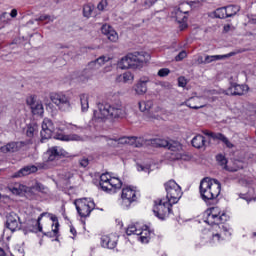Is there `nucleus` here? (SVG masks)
<instances>
[{
    "mask_svg": "<svg viewBox=\"0 0 256 256\" xmlns=\"http://www.w3.org/2000/svg\"><path fill=\"white\" fill-rule=\"evenodd\" d=\"M173 203L166 199H160L154 201L153 213L155 217L160 219V221H165L169 215H171Z\"/></svg>",
    "mask_w": 256,
    "mask_h": 256,
    "instance_id": "0eeeda50",
    "label": "nucleus"
},
{
    "mask_svg": "<svg viewBox=\"0 0 256 256\" xmlns=\"http://www.w3.org/2000/svg\"><path fill=\"white\" fill-rule=\"evenodd\" d=\"M23 147V142H10L0 148L2 153H17Z\"/></svg>",
    "mask_w": 256,
    "mask_h": 256,
    "instance_id": "aec40b11",
    "label": "nucleus"
},
{
    "mask_svg": "<svg viewBox=\"0 0 256 256\" xmlns=\"http://www.w3.org/2000/svg\"><path fill=\"white\" fill-rule=\"evenodd\" d=\"M0 201H9V196H3L0 194Z\"/></svg>",
    "mask_w": 256,
    "mask_h": 256,
    "instance_id": "680f3d73",
    "label": "nucleus"
},
{
    "mask_svg": "<svg viewBox=\"0 0 256 256\" xmlns=\"http://www.w3.org/2000/svg\"><path fill=\"white\" fill-rule=\"evenodd\" d=\"M248 89L249 87L245 85L232 84L224 93L225 95H243Z\"/></svg>",
    "mask_w": 256,
    "mask_h": 256,
    "instance_id": "6ab92c4d",
    "label": "nucleus"
},
{
    "mask_svg": "<svg viewBox=\"0 0 256 256\" xmlns=\"http://www.w3.org/2000/svg\"><path fill=\"white\" fill-rule=\"evenodd\" d=\"M78 215L82 218L89 217L95 209V202L91 198H80L74 202Z\"/></svg>",
    "mask_w": 256,
    "mask_h": 256,
    "instance_id": "1a4fd4ad",
    "label": "nucleus"
},
{
    "mask_svg": "<svg viewBox=\"0 0 256 256\" xmlns=\"http://www.w3.org/2000/svg\"><path fill=\"white\" fill-rule=\"evenodd\" d=\"M183 7H189V3H182L180 4L177 12H176V21L179 23H185L187 21V15L189 13V10H183Z\"/></svg>",
    "mask_w": 256,
    "mask_h": 256,
    "instance_id": "b1692460",
    "label": "nucleus"
},
{
    "mask_svg": "<svg viewBox=\"0 0 256 256\" xmlns=\"http://www.w3.org/2000/svg\"><path fill=\"white\" fill-rule=\"evenodd\" d=\"M6 227L10 231H12V233L15 231H19L21 229V222L19 221V216L15 213H11L7 217Z\"/></svg>",
    "mask_w": 256,
    "mask_h": 256,
    "instance_id": "dca6fc26",
    "label": "nucleus"
},
{
    "mask_svg": "<svg viewBox=\"0 0 256 256\" xmlns=\"http://www.w3.org/2000/svg\"><path fill=\"white\" fill-rule=\"evenodd\" d=\"M150 145H153L154 147H168V149L173 151V153L180 151L181 149V144L179 142L171 143L161 138L150 139Z\"/></svg>",
    "mask_w": 256,
    "mask_h": 256,
    "instance_id": "f8f14e48",
    "label": "nucleus"
},
{
    "mask_svg": "<svg viewBox=\"0 0 256 256\" xmlns=\"http://www.w3.org/2000/svg\"><path fill=\"white\" fill-rule=\"evenodd\" d=\"M191 143L196 149H201L202 147H205L206 140L203 135H196Z\"/></svg>",
    "mask_w": 256,
    "mask_h": 256,
    "instance_id": "2f4dec72",
    "label": "nucleus"
},
{
    "mask_svg": "<svg viewBox=\"0 0 256 256\" xmlns=\"http://www.w3.org/2000/svg\"><path fill=\"white\" fill-rule=\"evenodd\" d=\"M196 101H199V98L198 97H192L190 98L189 100H187L185 102V105L187 107H189L190 109H203V107H205V105H194L193 103H196Z\"/></svg>",
    "mask_w": 256,
    "mask_h": 256,
    "instance_id": "4c0bfd02",
    "label": "nucleus"
},
{
    "mask_svg": "<svg viewBox=\"0 0 256 256\" xmlns=\"http://www.w3.org/2000/svg\"><path fill=\"white\" fill-rule=\"evenodd\" d=\"M79 164L81 167H87V165H89V159L82 158V159H80Z\"/></svg>",
    "mask_w": 256,
    "mask_h": 256,
    "instance_id": "5fc2aeb1",
    "label": "nucleus"
},
{
    "mask_svg": "<svg viewBox=\"0 0 256 256\" xmlns=\"http://www.w3.org/2000/svg\"><path fill=\"white\" fill-rule=\"evenodd\" d=\"M58 139L59 141H83V138L77 134H63L59 132H55V126L53 125V121L49 118H44L42 122V130L40 132L41 142L45 143L47 139Z\"/></svg>",
    "mask_w": 256,
    "mask_h": 256,
    "instance_id": "7ed1b4c3",
    "label": "nucleus"
},
{
    "mask_svg": "<svg viewBox=\"0 0 256 256\" xmlns=\"http://www.w3.org/2000/svg\"><path fill=\"white\" fill-rule=\"evenodd\" d=\"M50 219H51V221H53V223H55L54 229L52 231H53L54 235H57L59 233V220H58L57 216H55V215H51Z\"/></svg>",
    "mask_w": 256,
    "mask_h": 256,
    "instance_id": "37998d69",
    "label": "nucleus"
},
{
    "mask_svg": "<svg viewBox=\"0 0 256 256\" xmlns=\"http://www.w3.org/2000/svg\"><path fill=\"white\" fill-rule=\"evenodd\" d=\"M108 6L109 2L107 0H101L97 5V9L98 11H105Z\"/></svg>",
    "mask_w": 256,
    "mask_h": 256,
    "instance_id": "a18cd8bd",
    "label": "nucleus"
},
{
    "mask_svg": "<svg viewBox=\"0 0 256 256\" xmlns=\"http://www.w3.org/2000/svg\"><path fill=\"white\" fill-rule=\"evenodd\" d=\"M0 21H2V23H9L11 21V16L9 13L4 12L0 15Z\"/></svg>",
    "mask_w": 256,
    "mask_h": 256,
    "instance_id": "09e8293b",
    "label": "nucleus"
},
{
    "mask_svg": "<svg viewBox=\"0 0 256 256\" xmlns=\"http://www.w3.org/2000/svg\"><path fill=\"white\" fill-rule=\"evenodd\" d=\"M97 69H99V66L97 65L95 60L91 61L88 63L86 69L83 71V75H85V77L89 79V77L93 76V72L91 71H97Z\"/></svg>",
    "mask_w": 256,
    "mask_h": 256,
    "instance_id": "c756f323",
    "label": "nucleus"
},
{
    "mask_svg": "<svg viewBox=\"0 0 256 256\" xmlns=\"http://www.w3.org/2000/svg\"><path fill=\"white\" fill-rule=\"evenodd\" d=\"M192 3V5H201V1H194V2H191Z\"/></svg>",
    "mask_w": 256,
    "mask_h": 256,
    "instance_id": "69168bd1",
    "label": "nucleus"
},
{
    "mask_svg": "<svg viewBox=\"0 0 256 256\" xmlns=\"http://www.w3.org/2000/svg\"><path fill=\"white\" fill-rule=\"evenodd\" d=\"M135 76L131 72H124L116 77L117 83H133Z\"/></svg>",
    "mask_w": 256,
    "mask_h": 256,
    "instance_id": "cd10ccee",
    "label": "nucleus"
},
{
    "mask_svg": "<svg viewBox=\"0 0 256 256\" xmlns=\"http://www.w3.org/2000/svg\"><path fill=\"white\" fill-rule=\"evenodd\" d=\"M39 133V126L36 123L27 126L26 135L29 139H33Z\"/></svg>",
    "mask_w": 256,
    "mask_h": 256,
    "instance_id": "7c9ffc66",
    "label": "nucleus"
},
{
    "mask_svg": "<svg viewBox=\"0 0 256 256\" xmlns=\"http://www.w3.org/2000/svg\"><path fill=\"white\" fill-rule=\"evenodd\" d=\"M118 241L119 237L116 234L104 235L101 237V246L104 249H115Z\"/></svg>",
    "mask_w": 256,
    "mask_h": 256,
    "instance_id": "2eb2a0df",
    "label": "nucleus"
},
{
    "mask_svg": "<svg viewBox=\"0 0 256 256\" xmlns=\"http://www.w3.org/2000/svg\"><path fill=\"white\" fill-rule=\"evenodd\" d=\"M228 220L229 214L217 206L207 209L204 212V223L214 227L209 231L210 245H217V243H221V241H227V239H231L233 229H231L229 224H225Z\"/></svg>",
    "mask_w": 256,
    "mask_h": 256,
    "instance_id": "f257e3e1",
    "label": "nucleus"
},
{
    "mask_svg": "<svg viewBox=\"0 0 256 256\" xmlns=\"http://www.w3.org/2000/svg\"><path fill=\"white\" fill-rule=\"evenodd\" d=\"M110 59L111 58H109L108 56H100L94 61L96 62V65H98V68L101 69V67H103L104 64L108 63Z\"/></svg>",
    "mask_w": 256,
    "mask_h": 256,
    "instance_id": "79ce46f5",
    "label": "nucleus"
},
{
    "mask_svg": "<svg viewBox=\"0 0 256 256\" xmlns=\"http://www.w3.org/2000/svg\"><path fill=\"white\" fill-rule=\"evenodd\" d=\"M230 30H231V25L224 26L225 33H229Z\"/></svg>",
    "mask_w": 256,
    "mask_h": 256,
    "instance_id": "e2e57ef3",
    "label": "nucleus"
},
{
    "mask_svg": "<svg viewBox=\"0 0 256 256\" xmlns=\"http://www.w3.org/2000/svg\"><path fill=\"white\" fill-rule=\"evenodd\" d=\"M99 185L106 193H116L117 189L123 187V182L117 177H111L109 173H104L100 176Z\"/></svg>",
    "mask_w": 256,
    "mask_h": 256,
    "instance_id": "423d86ee",
    "label": "nucleus"
},
{
    "mask_svg": "<svg viewBox=\"0 0 256 256\" xmlns=\"http://www.w3.org/2000/svg\"><path fill=\"white\" fill-rule=\"evenodd\" d=\"M155 3H157V0H146L145 1L146 7H153V5H155Z\"/></svg>",
    "mask_w": 256,
    "mask_h": 256,
    "instance_id": "6e6d98bb",
    "label": "nucleus"
},
{
    "mask_svg": "<svg viewBox=\"0 0 256 256\" xmlns=\"http://www.w3.org/2000/svg\"><path fill=\"white\" fill-rule=\"evenodd\" d=\"M127 117V108L121 101L115 103H99L97 109L93 112V121H107V119H125Z\"/></svg>",
    "mask_w": 256,
    "mask_h": 256,
    "instance_id": "f03ea898",
    "label": "nucleus"
},
{
    "mask_svg": "<svg viewBox=\"0 0 256 256\" xmlns=\"http://www.w3.org/2000/svg\"><path fill=\"white\" fill-rule=\"evenodd\" d=\"M151 55L147 52H133L122 57L118 62L119 69H141L149 63Z\"/></svg>",
    "mask_w": 256,
    "mask_h": 256,
    "instance_id": "20e7f679",
    "label": "nucleus"
},
{
    "mask_svg": "<svg viewBox=\"0 0 256 256\" xmlns=\"http://www.w3.org/2000/svg\"><path fill=\"white\" fill-rule=\"evenodd\" d=\"M31 173H37V166L35 165L25 166L22 169H20L18 172L14 173L12 177L13 178L25 177L27 175H31Z\"/></svg>",
    "mask_w": 256,
    "mask_h": 256,
    "instance_id": "4be33fe9",
    "label": "nucleus"
},
{
    "mask_svg": "<svg viewBox=\"0 0 256 256\" xmlns=\"http://www.w3.org/2000/svg\"><path fill=\"white\" fill-rule=\"evenodd\" d=\"M101 32L103 35H106L107 39L112 43H117V41H119V34H117V31H115L111 25L104 24L101 27Z\"/></svg>",
    "mask_w": 256,
    "mask_h": 256,
    "instance_id": "f3484780",
    "label": "nucleus"
},
{
    "mask_svg": "<svg viewBox=\"0 0 256 256\" xmlns=\"http://www.w3.org/2000/svg\"><path fill=\"white\" fill-rule=\"evenodd\" d=\"M226 9V17H234L236 13H239L241 11V7L238 5H228L225 7Z\"/></svg>",
    "mask_w": 256,
    "mask_h": 256,
    "instance_id": "f704fd0d",
    "label": "nucleus"
},
{
    "mask_svg": "<svg viewBox=\"0 0 256 256\" xmlns=\"http://www.w3.org/2000/svg\"><path fill=\"white\" fill-rule=\"evenodd\" d=\"M178 86L179 87H186L187 86V79L185 77L181 76L178 78Z\"/></svg>",
    "mask_w": 256,
    "mask_h": 256,
    "instance_id": "603ef678",
    "label": "nucleus"
},
{
    "mask_svg": "<svg viewBox=\"0 0 256 256\" xmlns=\"http://www.w3.org/2000/svg\"><path fill=\"white\" fill-rule=\"evenodd\" d=\"M208 135L212 137V139H218L219 141H222V143L225 139H227V137L221 133H209Z\"/></svg>",
    "mask_w": 256,
    "mask_h": 256,
    "instance_id": "49530a36",
    "label": "nucleus"
},
{
    "mask_svg": "<svg viewBox=\"0 0 256 256\" xmlns=\"http://www.w3.org/2000/svg\"><path fill=\"white\" fill-rule=\"evenodd\" d=\"M156 111L159 112V111H163V109L161 107H156Z\"/></svg>",
    "mask_w": 256,
    "mask_h": 256,
    "instance_id": "338daca9",
    "label": "nucleus"
},
{
    "mask_svg": "<svg viewBox=\"0 0 256 256\" xmlns=\"http://www.w3.org/2000/svg\"><path fill=\"white\" fill-rule=\"evenodd\" d=\"M185 57H187V52L183 50L175 57V61H183Z\"/></svg>",
    "mask_w": 256,
    "mask_h": 256,
    "instance_id": "3c124183",
    "label": "nucleus"
},
{
    "mask_svg": "<svg viewBox=\"0 0 256 256\" xmlns=\"http://www.w3.org/2000/svg\"><path fill=\"white\" fill-rule=\"evenodd\" d=\"M40 100H37L36 96H28L26 98V104L28 105V107H30V109L36 104L38 103Z\"/></svg>",
    "mask_w": 256,
    "mask_h": 256,
    "instance_id": "c03bdc74",
    "label": "nucleus"
},
{
    "mask_svg": "<svg viewBox=\"0 0 256 256\" xmlns=\"http://www.w3.org/2000/svg\"><path fill=\"white\" fill-rule=\"evenodd\" d=\"M138 199L137 188L133 186H126L122 189L121 193V207L129 209L132 203Z\"/></svg>",
    "mask_w": 256,
    "mask_h": 256,
    "instance_id": "9d476101",
    "label": "nucleus"
},
{
    "mask_svg": "<svg viewBox=\"0 0 256 256\" xmlns=\"http://www.w3.org/2000/svg\"><path fill=\"white\" fill-rule=\"evenodd\" d=\"M81 110L83 113L89 110V94L80 95Z\"/></svg>",
    "mask_w": 256,
    "mask_h": 256,
    "instance_id": "72a5a7b5",
    "label": "nucleus"
},
{
    "mask_svg": "<svg viewBox=\"0 0 256 256\" xmlns=\"http://www.w3.org/2000/svg\"><path fill=\"white\" fill-rule=\"evenodd\" d=\"M223 143L226 145V147H228L229 149H232L233 144L231 143V141H229V139L225 138Z\"/></svg>",
    "mask_w": 256,
    "mask_h": 256,
    "instance_id": "4d7b16f0",
    "label": "nucleus"
},
{
    "mask_svg": "<svg viewBox=\"0 0 256 256\" xmlns=\"http://www.w3.org/2000/svg\"><path fill=\"white\" fill-rule=\"evenodd\" d=\"M122 143L125 145H131L132 147H145V145H151L150 140H147L143 137H135V136H124L122 139Z\"/></svg>",
    "mask_w": 256,
    "mask_h": 256,
    "instance_id": "ddd939ff",
    "label": "nucleus"
},
{
    "mask_svg": "<svg viewBox=\"0 0 256 256\" xmlns=\"http://www.w3.org/2000/svg\"><path fill=\"white\" fill-rule=\"evenodd\" d=\"M46 157H48L47 161H57L61 157H67V151L59 146H54L47 150Z\"/></svg>",
    "mask_w": 256,
    "mask_h": 256,
    "instance_id": "4468645a",
    "label": "nucleus"
},
{
    "mask_svg": "<svg viewBox=\"0 0 256 256\" xmlns=\"http://www.w3.org/2000/svg\"><path fill=\"white\" fill-rule=\"evenodd\" d=\"M93 11H95V6L93 4L84 5V7H83L84 17H87V19H89V17H91L93 15Z\"/></svg>",
    "mask_w": 256,
    "mask_h": 256,
    "instance_id": "58836bf2",
    "label": "nucleus"
},
{
    "mask_svg": "<svg viewBox=\"0 0 256 256\" xmlns=\"http://www.w3.org/2000/svg\"><path fill=\"white\" fill-rule=\"evenodd\" d=\"M138 171H144L145 173H149V166H143L141 164H137Z\"/></svg>",
    "mask_w": 256,
    "mask_h": 256,
    "instance_id": "864d4df0",
    "label": "nucleus"
},
{
    "mask_svg": "<svg viewBox=\"0 0 256 256\" xmlns=\"http://www.w3.org/2000/svg\"><path fill=\"white\" fill-rule=\"evenodd\" d=\"M50 100L60 111H71V99L64 93H51Z\"/></svg>",
    "mask_w": 256,
    "mask_h": 256,
    "instance_id": "9b49d317",
    "label": "nucleus"
},
{
    "mask_svg": "<svg viewBox=\"0 0 256 256\" xmlns=\"http://www.w3.org/2000/svg\"><path fill=\"white\" fill-rule=\"evenodd\" d=\"M233 54H224V55H206L204 58L205 65H209V63H215V61H221L223 59H227L231 57Z\"/></svg>",
    "mask_w": 256,
    "mask_h": 256,
    "instance_id": "393cba45",
    "label": "nucleus"
},
{
    "mask_svg": "<svg viewBox=\"0 0 256 256\" xmlns=\"http://www.w3.org/2000/svg\"><path fill=\"white\" fill-rule=\"evenodd\" d=\"M175 159H183V155L182 154H176Z\"/></svg>",
    "mask_w": 256,
    "mask_h": 256,
    "instance_id": "0e129e2a",
    "label": "nucleus"
},
{
    "mask_svg": "<svg viewBox=\"0 0 256 256\" xmlns=\"http://www.w3.org/2000/svg\"><path fill=\"white\" fill-rule=\"evenodd\" d=\"M151 107H153V101L151 100L139 102V109L142 112L151 110Z\"/></svg>",
    "mask_w": 256,
    "mask_h": 256,
    "instance_id": "ea45409f",
    "label": "nucleus"
},
{
    "mask_svg": "<svg viewBox=\"0 0 256 256\" xmlns=\"http://www.w3.org/2000/svg\"><path fill=\"white\" fill-rule=\"evenodd\" d=\"M214 15L217 19H227V10L225 7L217 8Z\"/></svg>",
    "mask_w": 256,
    "mask_h": 256,
    "instance_id": "a19ab883",
    "label": "nucleus"
},
{
    "mask_svg": "<svg viewBox=\"0 0 256 256\" xmlns=\"http://www.w3.org/2000/svg\"><path fill=\"white\" fill-rule=\"evenodd\" d=\"M33 115H43V103L40 101L36 102L31 108Z\"/></svg>",
    "mask_w": 256,
    "mask_h": 256,
    "instance_id": "c9c22d12",
    "label": "nucleus"
},
{
    "mask_svg": "<svg viewBox=\"0 0 256 256\" xmlns=\"http://www.w3.org/2000/svg\"><path fill=\"white\" fill-rule=\"evenodd\" d=\"M8 190L13 195H23L25 193V191H27V186L20 184V183H15L14 185L9 186Z\"/></svg>",
    "mask_w": 256,
    "mask_h": 256,
    "instance_id": "bb28decb",
    "label": "nucleus"
},
{
    "mask_svg": "<svg viewBox=\"0 0 256 256\" xmlns=\"http://www.w3.org/2000/svg\"><path fill=\"white\" fill-rule=\"evenodd\" d=\"M141 224L136 223V224H130L127 228H126V235L130 236V235H139L140 231H141Z\"/></svg>",
    "mask_w": 256,
    "mask_h": 256,
    "instance_id": "473e14b6",
    "label": "nucleus"
},
{
    "mask_svg": "<svg viewBox=\"0 0 256 256\" xmlns=\"http://www.w3.org/2000/svg\"><path fill=\"white\" fill-rule=\"evenodd\" d=\"M32 189H35V191H38L39 193H43L44 195H49V188H47L45 185H43L40 182H36Z\"/></svg>",
    "mask_w": 256,
    "mask_h": 256,
    "instance_id": "e433bc0d",
    "label": "nucleus"
},
{
    "mask_svg": "<svg viewBox=\"0 0 256 256\" xmlns=\"http://www.w3.org/2000/svg\"><path fill=\"white\" fill-rule=\"evenodd\" d=\"M70 233H72V235H74V237H75V235H77V230L75 229V227H71L70 228Z\"/></svg>",
    "mask_w": 256,
    "mask_h": 256,
    "instance_id": "052dcab7",
    "label": "nucleus"
},
{
    "mask_svg": "<svg viewBox=\"0 0 256 256\" xmlns=\"http://www.w3.org/2000/svg\"><path fill=\"white\" fill-rule=\"evenodd\" d=\"M200 195L205 202L217 199L221 195V183L217 179H202L200 182Z\"/></svg>",
    "mask_w": 256,
    "mask_h": 256,
    "instance_id": "39448f33",
    "label": "nucleus"
},
{
    "mask_svg": "<svg viewBox=\"0 0 256 256\" xmlns=\"http://www.w3.org/2000/svg\"><path fill=\"white\" fill-rule=\"evenodd\" d=\"M71 131V133H83V127L77 126L72 123L62 122L61 125L58 127L59 131Z\"/></svg>",
    "mask_w": 256,
    "mask_h": 256,
    "instance_id": "5701e85b",
    "label": "nucleus"
},
{
    "mask_svg": "<svg viewBox=\"0 0 256 256\" xmlns=\"http://www.w3.org/2000/svg\"><path fill=\"white\" fill-rule=\"evenodd\" d=\"M171 73V70L169 68H162L158 71V77H167Z\"/></svg>",
    "mask_w": 256,
    "mask_h": 256,
    "instance_id": "8fccbe9b",
    "label": "nucleus"
},
{
    "mask_svg": "<svg viewBox=\"0 0 256 256\" xmlns=\"http://www.w3.org/2000/svg\"><path fill=\"white\" fill-rule=\"evenodd\" d=\"M151 79L148 76H142L139 81L134 86V91L136 95H145L147 93V83H149Z\"/></svg>",
    "mask_w": 256,
    "mask_h": 256,
    "instance_id": "a211bd4d",
    "label": "nucleus"
},
{
    "mask_svg": "<svg viewBox=\"0 0 256 256\" xmlns=\"http://www.w3.org/2000/svg\"><path fill=\"white\" fill-rule=\"evenodd\" d=\"M197 63L198 65H205V59H203V56H198Z\"/></svg>",
    "mask_w": 256,
    "mask_h": 256,
    "instance_id": "13d9d810",
    "label": "nucleus"
},
{
    "mask_svg": "<svg viewBox=\"0 0 256 256\" xmlns=\"http://www.w3.org/2000/svg\"><path fill=\"white\" fill-rule=\"evenodd\" d=\"M138 235L140 236L139 239L141 243H148L151 237H153V231H151L148 226L142 225Z\"/></svg>",
    "mask_w": 256,
    "mask_h": 256,
    "instance_id": "412c9836",
    "label": "nucleus"
},
{
    "mask_svg": "<svg viewBox=\"0 0 256 256\" xmlns=\"http://www.w3.org/2000/svg\"><path fill=\"white\" fill-rule=\"evenodd\" d=\"M166 200L173 205L179 203V200L183 196V191H181V186L175 182V180H170L165 183Z\"/></svg>",
    "mask_w": 256,
    "mask_h": 256,
    "instance_id": "6e6552de",
    "label": "nucleus"
},
{
    "mask_svg": "<svg viewBox=\"0 0 256 256\" xmlns=\"http://www.w3.org/2000/svg\"><path fill=\"white\" fill-rule=\"evenodd\" d=\"M46 215H51L47 212H43L40 214V216L37 219V224H38V231L41 233L43 231V227L41 226V219H43Z\"/></svg>",
    "mask_w": 256,
    "mask_h": 256,
    "instance_id": "de8ad7c7",
    "label": "nucleus"
},
{
    "mask_svg": "<svg viewBox=\"0 0 256 256\" xmlns=\"http://www.w3.org/2000/svg\"><path fill=\"white\" fill-rule=\"evenodd\" d=\"M9 15L12 19H15L17 17V9H12Z\"/></svg>",
    "mask_w": 256,
    "mask_h": 256,
    "instance_id": "bf43d9fd",
    "label": "nucleus"
},
{
    "mask_svg": "<svg viewBox=\"0 0 256 256\" xmlns=\"http://www.w3.org/2000/svg\"><path fill=\"white\" fill-rule=\"evenodd\" d=\"M216 161L218 165L222 167V169H225V171H231V172L237 171V168H231L227 165V158L223 154L216 155Z\"/></svg>",
    "mask_w": 256,
    "mask_h": 256,
    "instance_id": "a878e982",
    "label": "nucleus"
},
{
    "mask_svg": "<svg viewBox=\"0 0 256 256\" xmlns=\"http://www.w3.org/2000/svg\"><path fill=\"white\" fill-rule=\"evenodd\" d=\"M0 256H5V252H3V250H0Z\"/></svg>",
    "mask_w": 256,
    "mask_h": 256,
    "instance_id": "774afa93",
    "label": "nucleus"
},
{
    "mask_svg": "<svg viewBox=\"0 0 256 256\" xmlns=\"http://www.w3.org/2000/svg\"><path fill=\"white\" fill-rule=\"evenodd\" d=\"M103 139L109 147H120L121 145H125V142H122L123 137L109 138L107 136H104Z\"/></svg>",
    "mask_w": 256,
    "mask_h": 256,
    "instance_id": "c85d7f7f",
    "label": "nucleus"
}]
</instances>
